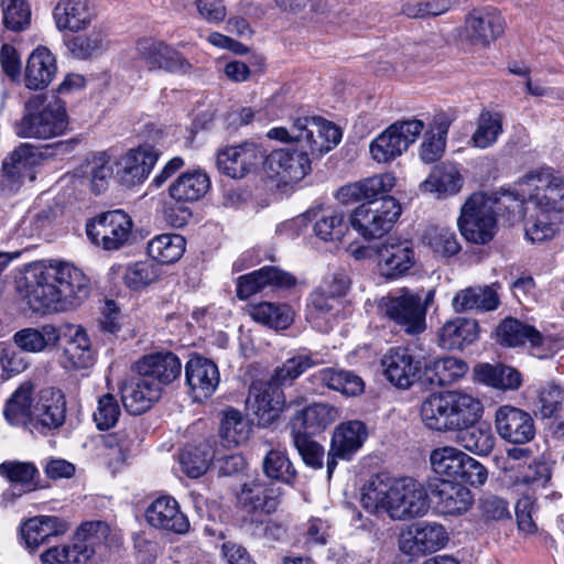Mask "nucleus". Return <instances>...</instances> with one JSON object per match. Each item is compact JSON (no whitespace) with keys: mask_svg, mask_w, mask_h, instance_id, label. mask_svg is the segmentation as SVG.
Segmentation results:
<instances>
[{"mask_svg":"<svg viewBox=\"0 0 564 564\" xmlns=\"http://www.w3.org/2000/svg\"><path fill=\"white\" fill-rule=\"evenodd\" d=\"M478 322L473 318L457 317L448 321L441 328L438 340L444 349H462L478 338Z\"/></svg>","mask_w":564,"mask_h":564,"instance_id":"32","label":"nucleus"},{"mask_svg":"<svg viewBox=\"0 0 564 564\" xmlns=\"http://www.w3.org/2000/svg\"><path fill=\"white\" fill-rule=\"evenodd\" d=\"M160 274L159 265L152 261H139L129 265L124 272V283L132 290H139L154 282Z\"/></svg>","mask_w":564,"mask_h":564,"instance_id":"60","label":"nucleus"},{"mask_svg":"<svg viewBox=\"0 0 564 564\" xmlns=\"http://www.w3.org/2000/svg\"><path fill=\"white\" fill-rule=\"evenodd\" d=\"M267 137L292 143L291 147L271 151L263 161L270 177L288 184L301 181L311 171L312 159L335 148L341 140V132L336 124L321 117H301L290 128L270 129Z\"/></svg>","mask_w":564,"mask_h":564,"instance_id":"1","label":"nucleus"},{"mask_svg":"<svg viewBox=\"0 0 564 564\" xmlns=\"http://www.w3.org/2000/svg\"><path fill=\"white\" fill-rule=\"evenodd\" d=\"M497 340L507 347H519L529 343L532 348L547 346L551 336H544L533 326L517 318H505L496 329Z\"/></svg>","mask_w":564,"mask_h":564,"instance_id":"27","label":"nucleus"},{"mask_svg":"<svg viewBox=\"0 0 564 564\" xmlns=\"http://www.w3.org/2000/svg\"><path fill=\"white\" fill-rule=\"evenodd\" d=\"M37 410L40 423H65L67 406L64 392L54 387L42 389L39 393Z\"/></svg>","mask_w":564,"mask_h":564,"instance_id":"49","label":"nucleus"},{"mask_svg":"<svg viewBox=\"0 0 564 564\" xmlns=\"http://www.w3.org/2000/svg\"><path fill=\"white\" fill-rule=\"evenodd\" d=\"M499 296L495 285L470 286L456 293L452 301L455 312L476 310L494 311L499 306Z\"/></svg>","mask_w":564,"mask_h":564,"instance_id":"31","label":"nucleus"},{"mask_svg":"<svg viewBox=\"0 0 564 564\" xmlns=\"http://www.w3.org/2000/svg\"><path fill=\"white\" fill-rule=\"evenodd\" d=\"M52 14L58 31L72 33L87 30L95 17L87 0H58Z\"/></svg>","mask_w":564,"mask_h":564,"instance_id":"26","label":"nucleus"},{"mask_svg":"<svg viewBox=\"0 0 564 564\" xmlns=\"http://www.w3.org/2000/svg\"><path fill=\"white\" fill-rule=\"evenodd\" d=\"M367 436L366 425H337L333 433L326 464L329 479L337 466V459H350L362 446Z\"/></svg>","mask_w":564,"mask_h":564,"instance_id":"23","label":"nucleus"},{"mask_svg":"<svg viewBox=\"0 0 564 564\" xmlns=\"http://www.w3.org/2000/svg\"><path fill=\"white\" fill-rule=\"evenodd\" d=\"M339 304L340 302L338 300L327 295L317 288L310 296L307 319L313 323L314 327L326 332L327 327L322 325L321 319L326 316H333L334 311L339 307Z\"/></svg>","mask_w":564,"mask_h":564,"instance_id":"56","label":"nucleus"},{"mask_svg":"<svg viewBox=\"0 0 564 564\" xmlns=\"http://www.w3.org/2000/svg\"><path fill=\"white\" fill-rule=\"evenodd\" d=\"M40 158L41 153L32 145L21 144L3 161L4 175L13 182H20L24 178L33 181V167Z\"/></svg>","mask_w":564,"mask_h":564,"instance_id":"35","label":"nucleus"},{"mask_svg":"<svg viewBox=\"0 0 564 564\" xmlns=\"http://www.w3.org/2000/svg\"><path fill=\"white\" fill-rule=\"evenodd\" d=\"M386 378L395 387L408 389L422 368L421 360L409 347H392L381 359Z\"/></svg>","mask_w":564,"mask_h":564,"instance_id":"17","label":"nucleus"},{"mask_svg":"<svg viewBox=\"0 0 564 564\" xmlns=\"http://www.w3.org/2000/svg\"><path fill=\"white\" fill-rule=\"evenodd\" d=\"M135 52L150 70L163 69L185 74L192 68L191 63L182 54L164 42L151 37L138 40Z\"/></svg>","mask_w":564,"mask_h":564,"instance_id":"16","label":"nucleus"},{"mask_svg":"<svg viewBox=\"0 0 564 564\" xmlns=\"http://www.w3.org/2000/svg\"><path fill=\"white\" fill-rule=\"evenodd\" d=\"M68 126L66 104L55 95H36L24 106L15 131L21 138L51 139L65 132Z\"/></svg>","mask_w":564,"mask_h":564,"instance_id":"6","label":"nucleus"},{"mask_svg":"<svg viewBox=\"0 0 564 564\" xmlns=\"http://www.w3.org/2000/svg\"><path fill=\"white\" fill-rule=\"evenodd\" d=\"M54 55L46 47H37L28 58L24 84L29 89L46 88L56 74Z\"/></svg>","mask_w":564,"mask_h":564,"instance_id":"29","label":"nucleus"},{"mask_svg":"<svg viewBox=\"0 0 564 564\" xmlns=\"http://www.w3.org/2000/svg\"><path fill=\"white\" fill-rule=\"evenodd\" d=\"M455 441L465 449L487 455L495 445V436L490 425H458L455 430Z\"/></svg>","mask_w":564,"mask_h":564,"instance_id":"42","label":"nucleus"},{"mask_svg":"<svg viewBox=\"0 0 564 564\" xmlns=\"http://www.w3.org/2000/svg\"><path fill=\"white\" fill-rule=\"evenodd\" d=\"M452 392L429 395L421 405L423 421L448 420L452 417Z\"/></svg>","mask_w":564,"mask_h":564,"instance_id":"62","label":"nucleus"},{"mask_svg":"<svg viewBox=\"0 0 564 564\" xmlns=\"http://www.w3.org/2000/svg\"><path fill=\"white\" fill-rule=\"evenodd\" d=\"M424 127V122L419 119L395 121L371 142L372 159L386 163L400 156L417 140Z\"/></svg>","mask_w":564,"mask_h":564,"instance_id":"10","label":"nucleus"},{"mask_svg":"<svg viewBox=\"0 0 564 564\" xmlns=\"http://www.w3.org/2000/svg\"><path fill=\"white\" fill-rule=\"evenodd\" d=\"M263 160L261 149L253 142L219 150L217 165L221 173L232 178H242Z\"/></svg>","mask_w":564,"mask_h":564,"instance_id":"18","label":"nucleus"},{"mask_svg":"<svg viewBox=\"0 0 564 564\" xmlns=\"http://www.w3.org/2000/svg\"><path fill=\"white\" fill-rule=\"evenodd\" d=\"M503 19L494 8L473 10L466 18L467 37L481 46L488 45L503 32Z\"/></svg>","mask_w":564,"mask_h":564,"instance_id":"25","label":"nucleus"},{"mask_svg":"<svg viewBox=\"0 0 564 564\" xmlns=\"http://www.w3.org/2000/svg\"><path fill=\"white\" fill-rule=\"evenodd\" d=\"M468 367L467 364L454 357L433 360L424 366V377L435 386H447L462 378Z\"/></svg>","mask_w":564,"mask_h":564,"instance_id":"45","label":"nucleus"},{"mask_svg":"<svg viewBox=\"0 0 564 564\" xmlns=\"http://www.w3.org/2000/svg\"><path fill=\"white\" fill-rule=\"evenodd\" d=\"M318 379L327 388L346 395H357L364 391L362 379L350 371L326 368L318 372Z\"/></svg>","mask_w":564,"mask_h":564,"instance_id":"51","label":"nucleus"},{"mask_svg":"<svg viewBox=\"0 0 564 564\" xmlns=\"http://www.w3.org/2000/svg\"><path fill=\"white\" fill-rule=\"evenodd\" d=\"M463 177L457 167L451 163L436 165L429 177L421 184L424 192L441 195H454L460 191Z\"/></svg>","mask_w":564,"mask_h":564,"instance_id":"38","label":"nucleus"},{"mask_svg":"<svg viewBox=\"0 0 564 564\" xmlns=\"http://www.w3.org/2000/svg\"><path fill=\"white\" fill-rule=\"evenodd\" d=\"M109 535L110 528L106 522H85L77 529L72 544L50 547L40 558L43 564H85L97 546L107 543Z\"/></svg>","mask_w":564,"mask_h":564,"instance_id":"9","label":"nucleus"},{"mask_svg":"<svg viewBox=\"0 0 564 564\" xmlns=\"http://www.w3.org/2000/svg\"><path fill=\"white\" fill-rule=\"evenodd\" d=\"M34 384L31 381L22 382L6 401L3 414L7 421L28 423L32 420Z\"/></svg>","mask_w":564,"mask_h":564,"instance_id":"44","label":"nucleus"},{"mask_svg":"<svg viewBox=\"0 0 564 564\" xmlns=\"http://www.w3.org/2000/svg\"><path fill=\"white\" fill-rule=\"evenodd\" d=\"M502 132V118L499 113L482 111L477 121V128L471 137V144L479 149L491 147Z\"/></svg>","mask_w":564,"mask_h":564,"instance_id":"52","label":"nucleus"},{"mask_svg":"<svg viewBox=\"0 0 564 564\" xmlns=\"http://www.w3.org/2000/svg\"><path fill=\"white\" fill-rule=\"evenodd\" d=\"M185 379L195 401L209 398L219 384L217 365L204 357L193 356L185 365Z\"/></svg>","mask_w":564,"mask_h":564,"instance_id":"21","label":"nucleus"},{"mask_svg":"<svg viewBox=\"0 0 564 564\" xmlns=\"http://www.w3.org/2000/svg\"><path fill=\"white\" fill-rule=\"evenodd\" d=\"M90 293L88 276L67 261L46 260L32 265L21 295L35 313H62L79 306Z\"/></svg>","mask_w":564,"mask_h":564,"instance_id":"2","label":"nucleus"},{"mask_svg":"<svg viewBox=\"0 0 564 564\" xmlns=\"http://www.w3.org/2000/svg\"><path fill=\"white\" fill-rule=\"evenodd\" d=\"M291 435L303 462L314 469H321L323 467L324 447L305 431L292 430Z\"/></svg>","mask_w":564,"mask_h":564,"instance_id":"58","label":"nucleus"},{"mask_svg":"<svg viewBox=\"0 0 564 564\" xmlns=\"http://www.w3.org/2000/svg\"><path fill=\"white\" fill-rule=\"evenodd\" d=\"M452 416H456V423H477L484 411L478 399L468 394L452 392Z\"/></svg>","mask_w":564,"mask_h":564,"instance_id":"59","label":"nucleus"},{"mask_svg":"<svg viewBox=\"0 0 564 564\" xmlns=\"http://www.w3.org/2000/svg\"><path fill=\"white\" fill-rule=\"evenodd\" d=\"M2 22L6 29L22 32L31 22V10L25 0H1Z\"/></svg>","mask_w":564,"mask_h":564,"instance_id":"55","label":"nucleus"},{"mask_svg":"<svg viewBox=\"0 0 564 564\" xmlns=\"http://www.w3.org/2000/svg\"><path fill=\"white\" fill-rule=\"evenodd\" d=\"M448 533L437 522L421 521L408 525L399 535L398 545L402 554L419 558L446 546Z\"/></svg>","mask_w":564,"mask_h":564,"instance_id":"12","label":"nucleus"},{"mask_svg":"<svg viewBox=\"0 0 564 564\" xmlns=\"http://www.w3.org/2000/svg\"><path fill=\"white\" fill-rule=\"evenodd\" d=\"M133 223L121 209L109 210L97 216L86 225L88 238L105 250H119L131 237Z\"/></svg>","mask_w":564,"mask_h":564,"instance_id":"11","label":"nucleus"},{"mask_svg":"<svg viewBox=\"0 0 564 564\" xmlns=\"http://www.w3.org/2000/svg\"><path fill=\"white\" fill-rule=\"evenodd\" d=\"M451 124L452 119L445 113H438L433 118L420 147V158L423 162L434 163L442 158Z\"/></svg>","mask_w":564,"mask_h":564,"instance_id":"33","label":"nucleus"},{"mask_svg":"<svg viewBox=\"0 0 564 564\" xmlns=\"http://www.w3.org/2000/svg\"><path fill=\"white\" fill-rule=\"evenodd\" d=\"M69 529L68 523L54 516H37L26 520L21 528L25 546L34 551L48 538L64 534Z\"/></svg>","mask_w":564,"mask_h":564,"instance_id":"28","label":"nucleus"},{"mask_svg":"<svg viewBox=\"0 0 564 564\" xmlns=\"http://www.w3.org/2000/svg\"><path fill=\"white\" fill-rule=\"evenodd\" d=\"M159 158L158 151L151 145H141L130 150L117 162V175L122 183L134 185L145 180Z\"/></svg>","mask_w":564,"mask_h":564,"instance_id":"24","label":"nucleus"},{"mask_svg":"<svg viewBox=\"0 0 564 564\" xmlns=\"http://www.w3.org/2000/svg\"><path fill=\"white\" fill-rule=\"evenodd\" d=\"M69 340L64 355L70 366L76 369L88 368L94 362V350L87 333L82 326H69Z\"/></svg>","mask_w":564,"mask_h":564,"instance_id":"43","label":"nucleus"},{"mask_svg":"<svg viewBox=\"0 0 564 564\" xmlns=\"http://www.w3.org/2000/svg\"><path fill=\"white\" fill-rule=\"evenodd\" d=\"M341 419L340 409L328 403H313L294 408L291 423H332Z\"/></svg>","mask_w":564,"mask_h":564,"instance_id":"54","label":"nucleus"},{"mask_svg":"<svg viewBox=\"0 0 564 564\" xmlns=\"http://www.w3.org/2000/svg\"><path fill=\"white\" fill-rule=\"evenodd\" d=\"M435 290L426 293L402 288L380 299L378 310L389 322L408 335H419L426 329V314L434 302Z\"/></svg>","mask_w":564,"mask_h":564,"instance_id":"7","label":"nucleus"},{"mask_svg":"<svg viewBox=\"0 0 564 564\" xmlns=\"http://www.w3.org/2000/svg\"><path fill=\"white\" fill-rule=\"evenodd\" d=\"M253 321L274 329H286L293 322V312L285 304L261 302L249 308Z\"/></svg>","mask_w":564,"mask_h":564,"instance_id":"47","label":"nucleus"},{"mask_svg":"<svg viewBox=\"0 0 564 564\" xmlns=\"http://www.w3.org/2000/svg\"><path fill=\"white\" fill-rule=\"evenodd\" d=\"M295 283L296 279L291 273L278 267L265 265L238 278L237 296L241 300H246L268 286L273 289H290L294 286Z\"/></svg>","mask_w":564,"mask_h":564,"instance_id":"20","label":"nucleus"},{"mask_svg":"<svg viewBox=\"0 0 564 564\" xmlns=\"http://www.w3.org/2000/svg\"><path fill=\"white\" fill-rule=\"evenodd\" d=\"M344 219V214L339 212L324 215L314 226L315 234L325 241L340 240L347 230Z\"/></svg>","mask_w":564,"mask_h":564,"instance_id":"63","label":"nucleus"},{"mask_svg":"<svg viewBox=\"0 0 564 564\" xmlns=\"http://www.w3.org/2000/svg\"><path fill=\"white\" fill-rule=\"evenodd\" d=\"M392 173L377 174L340 187L337 198L343 204L360 200L350 218L351 227L365 239L386 235L401 215V206L392 196H386L395 185Z\"/></svg>","mask_w":564,"mask_h":564,"instance_id":"3","label":"nucleus"},{"mask_svg":"<svg viewBox=\"0 0 564 564\" xmlns=\"http://www.w3.org/2000/svg\"><path fill=\"white\" fill-rule=\"evenodd\" d=\"M498 204L508 209L510 220L524 217V205L560 215L564 210V177L550 170L529 172L516 191L501 193Z\"/></svg>","mask_w":564,"mask_h":564,"instance_id":"5","label":"nucleus"},{"mask_svg":"<svg viewBox=\"0 0 564 564\" xmlns=\"http://www.w3.org/2000/svg\"><path fill=\"white\" fill-rule=\"evenodd\" d=\"M319 364L322 360L317 358V354L295 355L276 367L268 381L279 389L291 386L302 373Z\"/></svg>","mask_w":564,"mask_h":564,"instance_id":"40","label":"nucleus"},{"mask_svg":"<svg viewBox=\"0 0 564 564\" xmlns=\"http://www.w3.org/2000/svg\"><path fill=\"white\" fill-rule=\"evenodd\" d=\"M215 458V449L209 441L187 445L180 455L182 470L191 478L203 476Z\"/></svg>","mask_w":564,"mask_h":564,"instance_id":"39","label":"nucleus"},{"mask_svg":"<svg viewBox=\"0 0 564 564\" xmlns=\"http://www.w3.org/2000/svg\"><path fill=\"white\" fill-rule=\"evenodd\" d=\"M262 467L267 477L288 484L296 476L289 457L280 449L269 451L263 458Z\"/></svg>","mask_w":564,"mask_h":564,"instance_id":"57","label":"nucleus"},{"mask_svg":"<svg viewBox=\"0 0 564 564\" xmlns=\"http://www.w3.org/2000/svg\"><path fill=\"white\" fill-rule=\"evenodd\" d=\"M148 523L166 532L185 534L189 530V521L181 511L178 502L170 496L156 498L145 510Z\"/></svg>","mask_w":564,"mask_h":564,"instance_id":"22","label":"nucleus"},{"mask_svg":"<svg viewBox=\"0 0 564 564\" xmlns=\"http://www.w3.org/2000/svg\"><path fill=\"white\" fill-rule=\"evenodd\" d=\"M162 391L163 389L158 383L139 376L130 392L123 395L124 406L129 413L140 415L159 401Z\"/></svg>","mask_w":564,"mask_h":564,"instance_id":"37","label":"nucleus"},{"mask_svg":"<svg viewBox=\"0 0 564 564\" xmlns=\"http://www.w3.org/2000/svg\"><path fill=\"white\" fill-rule=\"evenodd\" d=\"M563 399V390L558 384L554 382L545 384L539 393L540 419L553 417L561 409Z\"/></svg>","mask_w":564,"mask_h":564,"instance_id":"64","label":"nucleus"},{"mask_svg":"<svg viewBox=\"0 0 564 564\" xmlns=\"http://www.w3.org/2000/svg\"><path fill=\"white\" fill-rule=\"evenodd\" d=\"M360 502L370 513L387 514L394 521L421 518L430 510L427 490L422 482L410 477H371L362 488Z\"/></svg>","mask_w":564,"mask_h":564,"instance_id":"4","label":"nucleus"},{"mask_svg":"<svg viewBox=\"0 0 564 564\" xmlns=\"http://www.w3.org/2000/svg\"><path fill=\"white\" fill-rule=\"evenodd\" d=\"M78 172L89 182L91 191L100 194L106 191L113 175V164L106 152H98L88 156Z\"/></svg>","mask_w":564,"mask_h":564,"instance_id":"36","label":"nucleus"},{"mask_svg":"<svg viewBox=\"0 0 564 564\" xmlns=\"http://www.w3.org/2000/svg\"><path fill=\"white\" fill-rule=\"evenodd\" d=\"M184 250L185 239L181 235H160L148 243V254L156 264H169L177 261Z\"/></svg>","mask_w":564,"mask_h":564,"instance_id":"48","label":"nucleus"},{"mask_svg":"<svg viewBox=\"0 0 564 564\" xmlns=\"http://www.w3.org/2000/svg\"><path fill=\"white\" fill-rule=\"evenodd\" d=\"M210 187L208 175L202 171L182 173L170 186V196L177 202H196L205 196Z\"/></svg>","mask_w":564,"mask_h":564,"instance_id":"34","label":"nucleus"},{"mask_svg":"<svg viewBox=\"0 0 564 564\" xmlns=\"http://www.w3.org/2000/svg\"><path fill=\"white\" fill-rule=\"evenodd\" d=\"M59 338V330L52 324H45L41 328H23L13 336L15 345L28 352H41L50 346L54 347Z\"/></svg>","mask_w":564,"mask_h":564,"instance_id":"41","label":"nucleus"},{"mask_svg":"<svg viewBox=\"0 0 564 564\" xmlns=\"http://www.w3.org/2000/svg\"><path fill=\"white\" fill-rule=\"evenodd\" d=\"M434 495L437 507L444 514H462L473 506L474 497L471 491L459 482L441 481L436 485Z\"/></svg>","mask_w":564,"mask_h":564,"instance_id":"30","label":"nucleus"},{"mask_svg":"<svg viewBox=\"0 0 564 564\" xmlns=\"http://www.w3.org/2000/svg\"><path fill=\"white\" fill-rule=\"evenodd\" d=\"M0 475L12 484L25 487L24 491H31L35 488L34 478L37 470L31 463L4 462L0 464Z\"/></svg>","mask_w":564,"mask_h":564,"instance_id":"61","label":"nucleus"},{"mask_svg":"<svg viewBox=\"0 0 564 564\" xmlns=\"http://www.w3.org/2000/svg\"><path fill=\"white\" fill-rule=\"evenodd\" d=\"M281 495V488L273 481L257 476L242 484L237 502L248 514H271L278 509Z\"/></svg>","mask_w":564,"mask_h":564,"instance_id":"13","label":"nucleus"},{"mask_svg":"<svg viewBox=\"0 0 564 564\" xmlns=\"http://www.w3.org/2000/svg\"><path fill=\"white\" fill-rule=\"evenodd\" d=\"M425 240L432 252L448 259L460 251V243L455 231L446 227H434L425 234Z\"/></svg>","mask_w":564,"mask_h":564,"instance_id":"53","label":"nucleus"},{"mask_svg":"<svg viewBox=\"0 0 564 564\" xmlns=\"http://www.w3.org/2000/svg\"><path fill=\"white\" fill-rule=\"evenodd\" d=\"M107 34L95 26L86 34L75 35L68 39L65 44L69 53L78 58L86 59L106 47Z\"/></svg>","mask_w":564,"mask_h":564,"instance_id":"50","label":"nucleus"},{"mask_svg":"<svg viewBox=\"0 0 564 564\" xmlns=\"http://www.w3.org/2000/svg\"><path fill=\"white\" fill-rule=\"evenodd\" d=\"M501 195L494 199L480 194L471 195L460 208L457 225L462 236L469 242L485 245L497 230V212L508 209L499 205Z\"/></svg>","mask_w":564,"mask_h":564,"instance_id":"8","label":"nucleus"},{"mask_svg":"<svg viewBox=\"0 0 564 564\" xmlns=\"http://www.w3.org/2000/svg\"><path fill=\"white\" fill-rule=\"evenodd\" d=\"M285 398L279 389L268 380H253L246 399L247 415H254L259 423H273L284 410Z\"/></svg>","mask_w":564,"mask_h":564,"instance_id":"15","label":"nucleus"},{"mask_svg":"<svg viewBox=\"0 0 564 564\" xmlns=\"http://www.w3.org/2000/svg\"><path fill=\"white\" fill-rule=\"evenodd\" d=\"M376 256L379 273L388 280L404 276L416 263L413 245L408 240L389 238L376 246Z\"/></svg>","mask_w":564,"mask_h":564,"instance_id":"14","label":"nucleus"},{"mask_svg":"<svg viewBox=\"0 0 564 564\" xmlns=\"http://www.w3.org/2000/svg\"><path fill=\"white\" fill-rule=\"evenodd\" d=\"M525 236L532 242H543L551 239L558 229V215L547 210H534L524 205Z\"/></svg>","mask_w":564,"mask_h":564,"instance_id":"46","label":"nucleus"},{"mask_svg":"<svg viewBox=\"0 0 564 564\" xmlns=\"http://www.w3.org/2000/svg\"><path fill=\"white\" fill-rule=\"evenodd\" d=\"M134 370L163 389L181 376L182 364L175 354L159 351L141 357L135 361Z\"/></svg>","mask_w":564,"mask_h":564,"instance_id":"19","label":"nucleus"}]
</instances>
